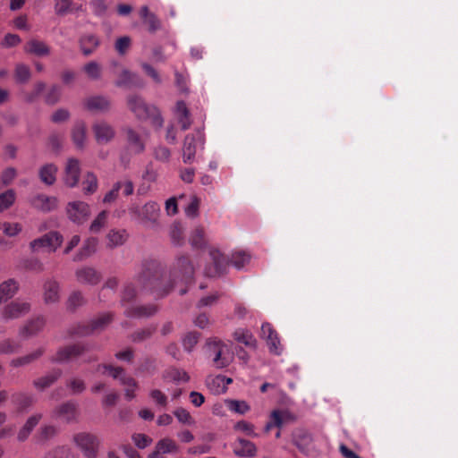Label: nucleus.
<instances>
[{"label": "nucleus", "mask_w": 458, "mask_h": 458, "mask_svg": "<svg viewBox=\"0 0 458 458\" xmlns=\"http://www.w3.org/2000/svg\"><path fill=\"white\" fill-rule=\"evenodd\" d=\"M193 275L194 267L188 256H181L175 260L168 278L164 277V268L160 262L145 260L136 277L138 288L133 283H127L122 292L121 305L124 309V316L131 318H148L154 316L158 311L157 305L131 304L138 294L149 293L156 298H162L167 295L178 282L183 284H191Z\"/></svg>", "instance_id": "1"}, {"label": "nucleus", "mask_w": 458, "mask_h": 458, "mask_svg": "<svg viewBox=\"0 0 458 458\" xmlns=\"http://www.w3.org/2000/svg\"><path fill=\"white\" fill-rule=\"evenodd\" d=\"M89 351V345L86 343H75L67 344L58 349L56 354L51 358L52 362L65 363L83 357V363H90L98 360L95 354H87Z\"/></svg>", "instance_id": "2"}, {"label": "nucleus", "mask_w": 458, "mask_h": 458, "mask_svg": "<svg viewBox=\"0 0 458 458\" xmlns=\"http://www.w3.org/2000/svg\"><path fill=\"white\" fill-rule=\"evenodd\" d=\"M127 105L138 119H149L154 125L162 126L163 119L158 109L155 106L147 104L140 96L136 94L128 96Z\"/></svg>", "instance_id": "3"}, {"label": "nucleus", "mask_w": 458, "mask_h": 458, "mask_svg": "<svg viewBox=\"0 0 458 458\" xmlns=\"http://www.w3.org/2000/svg\"><path fill=\"white\" fill-rule=\"evenodd\" d=\"M113 317L111 312L103 313L88 324L80 323L72 327L69 329V335L71 336H87L95 332H100L112 322Z\"/></svg>", "instance_id": "4"}, {"label": "nucleus", "mask_w": 458, "mask_h": 458, "mask_svg": "<svg viewBox=\"0 0 458 458\" xmlns=\"http://www.w3.org/2000/svg\"><path fill=\"white\" fill-rule=\"evenodd\" d=\"M206 348L208 356L211 359L214 367L223 369L230 364L228 346L221 340L215 338L208 341Z\"/></svg>", "instance_id": "5"}, {"label": "nucleus", "mask_w": 458, "mask_h": 458, "mask_svg": "<svg viewBox=\"0 0 458 458\" xmlns=\"http://www.w3.org/2000/svg\"><path fill=\"white\" fill-rule=\"evenodd\" d=\"M159 206L155 201L147 202L142 208L138 205H131L129 213L140 220L146 226L154 227L157 224L159 216Z\"/></svg>", "instance_id": "6"}, {"label": "nucleus", "mask_w": 458, "mask_h": 458, "mask_svg": "<svg viewBox=\"0 0 458 458\" xmlns=\"http://www.w3.org/2000/svg\"><path fill=\"white\" fill-rule=\"evenodd\" d=\"M63 235L56 231H51L39 238L30 242L31 251L37 252L41 249H47L49 252H55L63 243Z\"/></svg>", "instance_id": "7"}, {"label": "nucleus", "mask_w": 458, "mask_h": 458, "mask_svg": "<svg viewBox=\"0 0 458 458\" xmlns=\"http://www.w3.org/2000/svg\"><path fill=\"white\" fill-rule=\"evenodd\" d=\"M73 440L86 458H97L99 441L95 435L81 432L74 435Z\"/></svg>", "instance_id": "8"}, {"label": "nucleus", "mask_w": 458, "mask_h": 458, "mask_svg": "<svg viewBox=\"0 0 458 458\" xmlns=\"http://www.w3.org/2000/svg\"><path fill=\"white\" fill-rule=\"evenodd\" d=\"M66 212L70 220L76 224L84 223L90 215L89 206L83 201L69 202Z\"/></svg>", "instance_id": "9"}, {"label": "nucleus", "mask_w": 458, "mask_h": 458, "mask_svg": "<svg viewBox=\"0 0 458 458\" xmlns=\"http://www.w3.org/2000/svg\"><path fill=\"white\" fill-rule=\"evenodd\" d=\"M209 254L213 264L205 268V274L208 277L218 276L225 271L228 259L218 250H212Z\"/></svg>", "instance_id": "10"}, {"label": "nucleus", "mask_w": 458, "mask_h": 458, "mask_svg": "<svg viewBox=\"0 0 458 458\" xmlns=\"http://www.w3.org/2000/svg\"><path fill=\"white\" fill-rule=\"evenodd\" d=\"M198 141L202 142V133L200 131L193 134H188L185 137L182 146V161L185 164H191L194 160Z\"/></svg>", "instance_id": "11"}, {"label": "nucleus", "mask_w": 458, "mask_h": 458, "mask_svg": "<svg viewBox=\"0 0 458 458\" xmlns=\"http://www.w3.org/2000/svg\"><path fill=\"white\" fill-rule=\"evenodd\" d=\"M124 131L130 150L134 154L142 153L145 150L146 135L129 127L126 128Z\"/></svg>", "instance_id": "12"}, {"label": "nucleus", "mask_w": 458, "mask_h": 458, "mask_svg": "<svg viewBox=\"0 0 458 458\" xmlns=\"http://www.w3.org/2000/svg\"><path fill=\"white\" fill-rule=\"evenodd\" d=\"M261 336L267 341L270 352L279 355L282 352L278 334L271 324L264 323L261 326Z\"/></svg>", "instance_id": "13"}, {"label": "nucleus", "mask_w": 458, "mask_h": 458, "mask_svg": "<svg viewBox=\"0 0 458 458\" xmlns=\"http://www.w3.org/2000/svg\"><path fill=\"white\" fill-rule=\"evenodd\" d=\"M101 369L105 370L103 373L108 371L109 375L113 378L119 379L122 385L133 386L134 388L138 387V383L136 382V380L133 377L127 376L123 368L114 367L108 364H100L98 366L97 370L100 371Z\"/></svg>", "instance_id": "14"}, {"label": "nucleus", "mask_w": 458, "mask_h": 458, "mask_svg": "<svg viewBox=\"0 0 458 458\" xmlns=\"http://www.w3.org/2000/svg\"><path fill=\"white\" fill-rule=\"evenodd\" d=\"M75 276L79 283L90 285L98 284L102 279L101 273L92 267L78 268Z\"/></svg>", "instance_id": "15"}, {"label": "nucleus", "mask_w": 458, "mask_h": 458, "mask_svg": "<svg viewBox=\"0 0 458 458\" xmlns=\"http://www.w3.org/2000/svg\"><path fill=\"white\" fill-rule=\"evenodd\" d=\"M92 129L96 140L99 144H106L109 142L114 139L115 134L114 128L104 121L94 123Z\"/></svg>", "instance_id": "16"}, {"label": "nucleus", "mask_w": 458, "mask_h": 458, "mask_svg": "<svg viewBox=\"0 0 458 458\" xmlns=\"http://www.w3.org/2000/svg\"><path fill=\"white\" fill-rule=\"evenodd\" d=\"M80 162L76 158H69L64 170V182L67 186L75 187L80 179Z\"/></svg>", "instance_id": "17"}, {"label": "nucleus", "mask_w": 458, "mask_h": 458, "mask_svg": "<svg viewBox=\"0 0 458 458\" xmlns=\"http://www.w3.org/2000/svg\"><path fill=\"white\" fill-rule=\"evenodd\" d=\"M77 404L72 401H68L57 406L54 411V416L69 423L76 420Z\"/></svg>", "instance_id": "18"}, {"label": "nucleus", "mask_w": 458, "mask_h": 458, "mask_svg": "<svg viewBox=\"0 0 458 458\" xmlns=\"http://www.w3.org/2000/svg\"><path fill=\"white\" fill-rule=\"evenodd\" d=\"M30 310V305L28 302L15 301L5 306L4 310V318L6 319H15L25 314Z\"/></svg>", "instance_id": "19"}, {"label": "nucleus", "mask_w": 458, "mask_h": 458, "mask_svg": "<svg viewBox=\"0 0 458 458\" xmlns=\"http://www.w3.org/2000/svg\"><path fill=\"white\" fill-rule=\"evenodd\" d=\"M31 205L43 212H50L57 208L58 199L46 194H37L30 200Z\"/></svg>", "instance_id": "20"}, {"label": "nucleus", "mask_w": 458, "mask_h": 458, "mask_svg": "<svg viewBox=\"0 0 458 458\" xmlns=\"http://www.w3.org/2000/svg\"><path fill=\"white\" fill-rule=\"evenodd\" d=\"M233 453L239 457H254L257 454V447L254 443L239 437L234 444Z\"/></svg>", "instance_id": "21"}, {"label": "nucleus", "mask_w": 458, "mask_h": 458, "mask_svg": "<svg viewBox=\"0 0 458 458\" xmlns=\"http://www.w3.org/2000/svg\"><path fill=\"white\" fill-rule=\"evenodd\" d=\"M179 446L177 444L170 438H163L159 440L155 450L148 454V458H157V456L162 457V454L177 453Z\"/></svg>", "instance_id": "22"}, {"label": "nucleus", "mask_w": 458, "mask_h": 458, "mask_svg": "<svg viewBox=\"0 0 458 458\" xmlns=\"http://www.w3.org/2000/svg\"><path fill=\"white\" fill-rule=\"evenodd\" d=\"M84 106L90 112H105L110 108V101L104 96H92L84 100Z\"/></svg>", "instance_id": "23"}, {"label": "nucleus", "mask_w": 458, "mask_h": 458, "mask_svg": "<svg viewBox=\"0 0 458 458\" xmlns=\"http://www.w3.org/2000/svg\"><path fill=\"white\" fill-rule=\"evenodd\" d=\"M43 295L46 303H55L60 299V285L56 280L47 279L43 285Z\"/></svg>", "instance_id": "24"}, {"label": "nucleus", "mask_w": 458, "mask_h": 458, "mask_svg": "<svg viewBox=\"0 0 458 458\" xmlns=\"http://www.w3.org/2000/svg\"><path fill=\"white\" fill-rule=\"evenodd\" d=\"M24 51L27 54L42 57L50 54V47L41 40L30 39L24 45Z\"/></svg>", "instance_id": "25"}, {"label": "nucleus", "mask_w": 458, "mask_h": 458, "mask_svg": "<svg viewBox=\"0 0 458 458\" xmlns=\"http://www.w3.org/2000/svg\"><path fill=\"white\" fill-rule=\"evenodd\" d=\"M115 85L117 87H142L143 82L135 73L131 72L128 70H123L116 81Z\"/></svg>", "instance_id": "26"}, {"label": "nucleus", "mask_w": 458, "mask_h": 458, "mask_svg": "<svg viewBox=\"0 0 458 458\" xmlns=\"http://www.w3.org/2000/svg\"><path fill=\"white\" fill-rule=\"evenodd\" d=\"M311 435L303 429H300L293 434V444L301 453H307L312 443Z\"/></svg>", "instance_id": "27"}, {"label": "nucleus", "mask_w": 458, "mask_h": 458, "mask_svg": "<svg viewBox=\"0 0 458 458\" xmlns=\"http://www.w3.org/2000/svg\"><path fill=\"white\" fill-rule=\"evenodd\" d=\"M45 325V320L41 317H38L30 321H29L21 330L20 335L22 337L28 338L38 332H39Z\"/></svg>", "instance_id": "28"}, {"label": "nucleus", "mask_w": 458, "mask_h": 458, "mask_svg": "<svg viewBox=\"0 0 458 458\" xmlns=\"http://www.w3.org/2000/svg\"><path fill=\"white\" fill-rule=\"evenodd\" d=\"M57 167L54 164H47L40 167L38 176L47 185H53L56 180Z\"/></svg>", "instance_id": "29"}, {"label": "nucleus", "mask_w": 458, "mask_h": 458, "mask_svg": "<svg viewBox=\"0 0 458 458\" xmlns=\"http://www.w3.org/2000/svg\"><path fill=\"white\" fill-rule=\"evenodd\" d=\"M62 376L60 369H53L49 374L41 377L33 382L36 388L44 390L53 385Z\"/></svg>", "instance_id": "30"}, {"label": "nucleus", "mask_w": 458, "mask_h": 458, "mask_svg": "<svg viewBox=\"0 0 458 458\" xmlns=\"http://www.w3.org/2000/svg\"><path fill=\"white\" fill-rule=\"evenodd\" d=\"M98 240L96 238H89L81 247V249L76 253L73 258V261H81L89 256H91L97 250Z\"/></svg>", "instance_id": "31"}, {"label": "nucleus", "mask_w": 458, "mask_h": 458, "mask_svg": "<svg viewBox=\"0 0 458 458\" xmlns=\"http://www.w3.org/2000/svg\"><path fill=\"white\" fill-rule=\"evenodd\" d=\"M140 15L144 23L148 25L150 32H156L160 29V21L154 13L149 12L148 6L145 5L140 8Z\"/></svg>", "instance_id": "32"}, {"label": "nucleus", "mask_w": 458, "mask_h": 458, "mask_svg": "<svg viewBox=\"0 0 458 458\" xmlns=\"http://www.w3.org/2000/svg\"><path fill=\"white\" fill-rule=\"evenodd\" d=\"M13 77L15 82L18 84H25L29 82L31 78V70L30 66L23 63L17 64L13 71Z\"/></svg>", "instance_id": "33"}, {"label": "nucleus", "mask_w": 458, "mask_h": 458, "mask_svg": "<svg viewBox=\"0 0 458 458\" xmlns=\"http://www.w3.org/2000/svg\"><path fill=\"white\" fill-rule=\"evenodd\" d=\"M72 139L78 148L84 147L86 140V125L83 122H77L72 131Z\"/></svg>", "instance_id": "34"}, {"label": "nucleus", "mask_w": 458, "mask_h": 458, "mask_svg": "<svg viewBox=\"0 0 458 458\" xmlns=\"http://www.w3.org/2000/svg\"><path fill=\"white\" fill-rule=\"evenodd\" d=\"M41 419V414H36L31 417H30L24 426L20 429L18 433V440L21 442L25 441L33 428L38 424L39 420Z\"/></svg>", "instance_id": "35"}, {"label": "nucleus", "mask_w": 458, "mask_h": 458, "mask_svg": "<svg viewBox=\"0 0 458 458\" xmlns=\"http://www.w3.org/2000/svg\"><path fill=\"white\" fill-rule=\"evenodd\" d=\"M44 352H45L44 348H38L36 351L32 352L31 353H29L22 357H19V358L12 360L11 366L21 367V366L28 365V364L37 360L38 359H39L43 355Z\"/></svg>", "instance_id": "36"}, {"label": "nucleus", "mask_w": 458, "mask_h": 458, "mask_svg": "<svg viewBox=\"0 0 458 458\" xmlns=\"http://www.w3.org/2000/svg\"><path fill=\"white\" fill-rule=\"evenodd\" d=\"M99 44L98 38L92 34L85 35L80 39L82 53L85 55L92 54Z\"/></svg>", "instance_id": "37"}, {"label": "nucleus", "mask_w": 458, "mask_h": 458, "mask_svg": "<svg viewBox=\"0 0 458 458\" xmlns=\"http://www.w3.org/2000/svg\"><path fill=\"white\" fill-rule=\"evenodd\" d=\"M107 245L110 248H114L120 245H123L126 239L127 234L124 230H111L107 236Z\"/></svg>", "instance_id": "38"}, {"label": "nucleus", "mask_w": 458, "mask_h": 458, "mask_svg": "<svg viewBox=\"0 0 458 458\" xmlns=\"http://www.w3.org/2000/svg\"><path fill=\"white\" fill-rule=\"evenodd\" d=\"M12 397L13 403L16 404L20 410L29 408L36 402V399L32 394L25 393H17L13 394Z\"/></svg>", "instance_id": "39"}, {"label": "nucleus", "mask_w": 458, "mask_h": 458, "mask_svg": "<svg viewBox=\"0 0 458 458\" xmlns=\"http://www.w3.org/2000/svg\"><path fill=\"white\" fill-rule=\"evenodd\" d=\"M98 187V178L93 173H88L82 182V191L86 195H91Z\"/></svg>", "instance_id": "40"}, {"label": "nucleus", "mask_w": 458, "mask_h": 458, "mask_svg": "<svg viewBox=\"0 0 458 458\" xmlns=\"http://www.w3.org/2000/svg\"><path fill=\"white\" fill-rule=\"evenodd\" d=\"M234 339L249 347L256 346V339L248 330L238 329L234 332Z\"/></svg>", "instance_id": "41"}, {"label": "nucleus", "mask_w": 458, "mask_h": 458, "mask_svg": "<svg viewBox=\"0 0 458 458\" xmlns=\"http://www.w3.org/2000/svg\"><path fill=\"white\" fill-rule=\"evenodd\" d=\"M19 342L7 338L0 342V354H13L21 349Z\"/></svg>", "instance_id": "42"}, {"label": "nucleus", "mask_w": 458, "mask_h": 458, "mask_svg": "<svg viewBox=\"0 0 458 458\" xmlns=\"http://www.w3.org/2000/svg\"><path fill=\"white\" fill-rule=\"evenodd\" d=\"M190 242L193 248L201 249L205 247V233L202 227H197L194 229L191 235Z\"/></svg>", "instance_id": "43"}, {"label": "nucleus", "mask_w": 458, "mask_h": 458, "mask_svg": "<svg viewBox=\"0 0 458 458\" xmlns=\"http://www.w3.org/2000/svg\"><path fill=\"white\" fill-rule=\"evenodd\" d=\"M283 411L275 410L270 414V420L265 426V431L269 432L273 427L281 428L284 425Z\"/></svg>", "instance_id": "44"}, {"label": "nucleus", "mask_w": 458, "mask_h": 458, "mask_svg": "<svg viewBox=\"0 0 458 458\" xmlns=\"http://www.w3.org/2000/svg\"><path fill=\"white\" fill-rule=\"evenodd\" d=\"M66 386L72 394H80L85 391L86 383L82 378L74 377L66 381Z\"/></svg>", "instance_id": "45"}, {"label": "nucleus", "mask_w": 458, "mask_h": 458, "mask_svg": "<svg viewBox=\"0 0 458 458\" xmlns=\"http://www.w3.org/2000/svg\"><path fill=\"white\" fill-rule=\"evenodd\" d=\"M86 302L81 292L75 291L71 293L67 301V309L74 311L77 308L84 305Z\"/></svg>", "instance_id": "46"}, {"label": "nucleus", "mask_w": 458, "mask_h": 458, "mask_svg": "<svg viewBox=\"0 0 458 458\" xmlns=\"http://www.w3.org/2000/svg\"><path fill=\"white\" fill-rule=\"evenodd\" d=\"M157 330V326L151 325L145 328L135 331L131 334V338L133 342H142L149 338Z\"/></svg>", "instance_id": "47"}, {"label": "nucleus", "mask_w": 458, "mask_h": 458, "mask_svg": "<svg viewBox=\"0 0 458 458\" xmlns=\"http://www.w3.org/2000/svg\"><path fill=\"white\" fill-rule=\"evenodd\" d=\"M165 377L175 382H188L190 379V377L186 371L174 368L167 370Z\"/></svg>", "instance_id": "48"}, {"label": "nucleus", "mask_w": 458, "mask_h": 458, "mask_svg": "<svg viewBox=\"0 0 458 458\" xmlns=\"http://www.w3.org/2000/svg\"><path fill=\"white\" fill-rule=\"evenodd\" d=\"M233 428L236 431H241L248 437H259V434L255 432L254 425L248 421L240 420L234 425Z\"/></svg>", "instance_id": "49"}, {"label": "nucleus", "mask_w": 458, "mask_h": 458, "mask_svg": "<svg viewBox=\"0 0 458 458\" xmlns=\"http://www.w3.org/2000/svg\"><path fill=\"white\" fill-rule=\"evenodd\" d=\"M227 406L230 411L239 414H245L250 410V405L245 401L229 400Z\"/></svg>", "instance_id": "50"}, {"label": "nucleus", "mask_w": 458, "mask_h": 458, "mask_svg": "<svg viewBox=\"0 0 458 458\" xmlns=\"http://www.w3.org/2000/svg\"><path fill=\"white\" fill-rule=\"evenodd\" d=\"M250 257L244 251H237L232 255L231 262L237 268H242L247 263H249Z\"/></svg>", "instance_id": "51"}, {"label": "nucleus", "mask_w": 458, "mask_h": 458, "mask_svg": "<svg viewBox=\"0 0 458 458\" xmlns=\"http://www.w3.org/2000/svg\"><path fill=\"white\" fill-rule=\"evenodd\" d=\"M107 211H101L91 223L89 227L90 232L94 233H98L105 226L107 220Z\"/></svg>", "instance_id": "52"}, {"label": "nucleus", "mask_w": 458, "mask_h": 458, "mask_svg": "<svg viewBox=\"0 0 458 458\" xmlns=\"http://www.w3.org/2000/svg\"><path fill=\"white\" fill-rule=\"evenodd\" d=\"M15 200V193L13 190H8L0 194V211L7 209Z\"/></svg>", "instance_id": "53"}, {"label": "nucleus", "mask_w": 458, "mask_h": 458, "mask_svg": "<svg viewBox=\"0 0 458 458\" xmlns=\"http://www.w3.org/2000/svg\"><path fill=\"white\" fill-rule=\"evenodd\" d=\"M174 415L176 417V419L182 424L185 425H193L195 423L193 418L191 417V413L185 410L184 408H177L174 411Z\"/></svg>", "instance_id": "54"}, {"label": "nucleus", "mask_w": 458, "mask_h": 458, "mask_svg": "<svg viewBox=\"0 0 458 458\" xmlns=\"http://www.w3.org/2000/svg\"><path fill=\"white\" fill-rule=\"evenodd\" d=\"M199 337V333L191 332L188 333L182 340L183 348L187 352H191L194 346L197 344Z\"/></svg>", "instance_id": "55"}, {"label": "nucleus", "mask_w": 458, "mask_h": 458, "mask_svg": "<svg viewBox=\"0 0 458 458\" xmlns=\"http://www.w3.org/2000/svg\"><path fill=\"white\" fill-rule=\"evenodd\" d=\"M154 157L160 162H168L171 157V151L165 146H157L153 150Z\"/></svg>", "instance_id": "56"}, {"label": "nucleus", "mask_w": 458, "mask_h": 458, "mask_svg": "<svg viewBox=\"0 0 458 458\" xmlns=\"http://www.w3.org/2000/svg\"><path fill=\"white\" fill-rule=\"evenodd\" d=\"M200 199L197 196H192L191 202L185 208V213L190 217H196L199 215Z\"/></svg>", "instance_id": "57"}, {"label": "nucleus", "mask_w": 458, "mask_h": 458, "mask_svg": "<svg viewBox=\"0 0 458 458\" xmlns=\"http://www.w3.org/2000/svg\"><path fill=\"white\" fill-rule=\"evenodd\" d=\"M84 71L90 79L97 80L100 77L101 69L96 62H89L84 66Z\"/></svg>", "instance_id": "58"}, {"label": "nucleus", "mask_w": 458, "mask_h": 458, "mask_svg": "<svg viewBox=\"0 0 458 458\" xmlns=\"http://www.w3.org/2000/svg\"><path fill=\"white\" fill-rule=\"evenodd\" d=\"M116 183H119V191L122 190V193L123 196L128 197L133 193L134 184L131 180L124 179L117 181Z\"/></svg>", "instance_id": "59"}, {"label": "nucleus", "mask_w": 458, "mask_h": 458, "mask_svg": "<svg viewBox=\"0 0 458 458\" xmlns=\"http://www.w3.org/2000/svg\"><path fill=\"white\" fill-rule=\"evenodd\" d=\"M62 89L59 86H53L46 96V102L50 105L55 104L61 97Z\"/></svg>", "instance_id": "60"}, {"label": "nucleus", "mask_w": 458, "mask_h": 458, "mask_svg": "<svg viewBox=\"0 0 458 458\" xmlns=\"http://www.w3.org/2000/svg\"><path fill=\"white\" fill-rule=\"evenodd\" d=\"M134 444L140 449H143L152 443V438L145 434H134L132 436Z\"/></svg>", "instance_id": "61"}, {"label": "nucleus", "mask_w": 458, "mask_h": 458, "mask_svg": "<svg viewBox=\"0 0 458 458\" xmlns=\"http://www.w3.org/2000/svg\"><path fill=\"white\" fill-rule=\"evenodd\" d=\"M3 231L7 236H15L21 231V225L19 223H4Z\"/></svg>", "instance_id": "62"}, {"label": "nucleus", "mask_w": 458, "mask_h": 458, "mask_svg": "<svg viewBox=\"0 0 458 458\" xmlns=\"http://www.w3.org/2000/svg\"><path fill=\"white\" fill-rule=\"evenodd\" d=\"M70 449L66 446H59L47 453L45 458H67Z\"/></svg>", "instance_id": "63"}, {"label": "nucleus", "mask_w": 458, "mask_h": 458, "mask_svg": "<svg viewBox=\"0 0 458 458\" xmlns=\"http://www.w3.org/2000/svg\"><path fill=\"white\" fill-rule=\"evenodd\" d=\"M131 46V38L127 36L119 38L115 42V49L120 55H124Z\"/></svg>", "instance_id": "64"}]
</instances>
